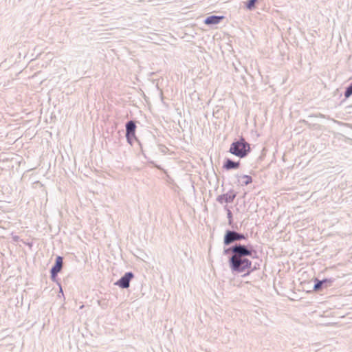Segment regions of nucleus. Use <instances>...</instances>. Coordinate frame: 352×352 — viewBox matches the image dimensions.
<instances>
[{"mask_svg":"<svg viewBox=\"0 0 352 352\" xmlns=\"http://www.w3.org/2000/svg\"><path fill=\"white\" fill-rule=\"evenodd\" d=\"M229 265L232 272L237 273L245 272V276L249 274L254 269L249 270L252 266V262L247 258H230Z\"/></svg>","mask_w":352,"mask_h":352,"instance_id":"1","label":"nucleus"},{"mask_svg":"<svg viewBox=\"0 0 352 352\" xmlns=\"http://www.w3.org/2000/svg\"><path fill=\"white\" fill-rule=\"evenodd\" d=\"M229 152L240 158H243L250 152V146L243 138L232 142Z\"/></svg>","mask_w":352,"mask_h":352,"instance_id":"2","label":"nucleus"},{"mask_svg":"<svg viewBox=\"0 0 352 352\" xmlns=\"http://www.w3.org/2000/svg\"><path fill=\"white\" fill-rule=\"evenodd\" d=\"M252 248L251 245L247 246L240 243L234 245V254L230 258H245V256L252 254Z\"/></svg>","mask_w":352,"mask_h":352,"instance_id":"3","label":"nucleus"},{"mask_svg":"<svg viewBox=\"0 0 352 352\" xmlns=\"http://www.w3.org/2000/svg\"><path fill=\"white\" fill-rule=\"evenodd\" d=\"M246 236L241 233L237 232L234 230H226L224 237L223 243L225 245H229L235 241L245 239Z\"/></svg>","mask_w":352,"mask_h":352,"instance_id":"4","label":"nucleus"},{"mask_svg":"<svg viewBox=\"0 0 352 352\" xmlns=\"http://www.w3.org/2000/svg\"><path fill=\"white\" fill-rule=\"evenodd\" d=\"M134 277V274L131 272H126L116 283V285L120 288L126 289L130 285V281Z\"/></svg>","mask_w":352,"mask_h":352,"instance_id":"5","label":"nucleus"},{"mask_svg":"<svg viewBox=\"0 0 352 352\" xmlns=\"http://www.w3.org/2000/svg\"><path fill=\"white\" fill-rule=\"evenodd\" d=\"M236 193L233 190H230L228 192L219 195L217 198V201L220 204L232 203L236 197Z\"/></svg>","mask_w":352,"mask_h":352,"instance_id":"6","label":"nucleus"},{"mask_svg":"<svg viewBox=\"0 0 352 352\" xmlns=\"http://www.w3.org/2000/svg\"><path fill=\"white\" fill-rule=\"evenodd\" d=\"M63 257L58 256L56 258L54 265L52 267L50 272L52 278H54L58 272H60L63 267Z\"/></svg>","mask_w":352,"mask_h":352,"instance_id":"7","label":"nucleus"},{"mask_svg":"<svg viewBox=\"0 0 352 352\" xmlns=\"http://www.w3.org/2000/svg\"><path fill=\"white\" fill-rule=\"evenodd\" d=\"M223 18H224L223 16L212 15V16H208L204 20V23L206 25H216V24L219 23Z\"/></svg>","mask_w":352,"mask_h":352,"instance_id":"8","label":"nucleus"},{"mask_svg":"<svg viewBox=\"0 0 352 352\" xmlns=\"http://www.w3.org/2000/svg\"><path fill=\"white\" fill-rule=\"evenodd\" d=\"M240 166L239 162H234L230 159H227L223 164V168L226 170L237 169Z\"/></svg>","mask_w":352,"mask_h":352,"instance_id":"9","label":"nucleus"},{"mask_svg":"<svg viewBox=\"0 0 352 352\" xmlns=\"http://www.w3.org/2000/svg\"><path fill=\"white\" fill-rule=\"evenodd\" d=\"M136 125L134 121L130 120L126 123V136L135 134Z\"/></svg>","mask_w":352,"mask_h":352,"instance_id":"10","label":"nucleus"},{"mask_svg":"<svg viewBox=\"0 0 352 352\" xmlns=\"http://www.w3.org/2000/svg\"><path fill=\"white\" fill-rule=\"evenodd\" d=\"M239 182L241 186H247L252 182V178L249 175H243L240 177Z\"/></svg>","mask_w":352,"mask_h":352,"instance_id":"11","label":"nucleus"},{"mask_svg":"<svg viewBox=\"0 0 352 352\" xmlns=\"http://www.w3.org/2000/svg\"><path fill=\"white\" fill-rule=\"evenodd\" d=\"M316 283H315L314 286V289L315 291L319 290L322 288V287L324 285L325 282H329L330 283H332L333 282V280L332 279H324L322 280H316Z\"/></svg>","mask_w":352,"mask_h":352,"instance_id":"12","label":"nucleus"},{"mask_svg":"<svg viewBox=\"0 0 352 352\" xmlns=\"http://www.w3.org/2000/svg\"><path fill=\"white\" fill-rule=\"evenodd\" d=\"M257 0H249L246 7L248 10H252L255 7V3H256Z\"/></svg>","mask_w":352,"mask_h":352,"instance_id":"13","label":"nucleus"},{"mask_svg":"<svg viewBox=\"0 0 352 352\" xmlns=\"http://www.w3.org/2000/svg\"><path fill=\"white\" fill-rule=\"evenodd\" d=\"M352 95V82L349 85L348 87H346L345 92H344V96L346 98H349Z\"/></svg>","mask_w":352,"mask_h":352,"instance_id":"14","label":"nucleus"},{"mask_svg":"<svg viewBox=\"0 0 352 352\" xmlns=\"http://www.w3.org/2000/svg\"><path fill=\"white\" fill-rule=\"evenodd\" d=\"M230 253L232 254V255L234 254V245H232V246H231V247H230V248H228L227 249H225L223 250V254L225 255L229 254Z\"/></svg>","mask_w":352,"mask_h":352,"instance_id":"15","label":"nucleus"},{"mask_svg":"<svg viewBox=\"0 0 352 352\" xmlns=\"http://www.w3.org/2000/svg\"><path fill=\"white\" fill-rule=\"evenodd\" d=\"M126 139H127V141L130 144H132V142H133V139H135L136 140V138H135V134H133V135H129V136H126Z\"/></svg>","mask_w":352,"mask_h":352,"instance_id":"16","label":"nucleus"},{"mask_svg":"<svg viewBox=\"0 0 352 352\" xmlns=\"http://www.w3.org/2000/svg\"><path fill=\"white\" fill-rule=\"evenodd\" d=\"M227 216H228V220H229V224H231L232 223V212L230 211V210L229 209H227Z\"/></svg>","mask_w":352,"mask_h":352,"instance_id":"17","label":"nucleus"},{"mask_svg":"<svg viewBox=\"0 0 352 352\" xmlns=\"http://www.w3.org/2000/svg\"><path fill=\"white\" fill-rule=\"evenodd\" d=\"M332 283H330L329 282H325V283L324 284L323 286H324L325 287H329L331 285Z\"/></svg>","mask_w":352,"mask_h":352,"instance_id":"18","label":"nucleus"}]
</instances>
